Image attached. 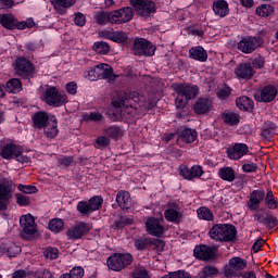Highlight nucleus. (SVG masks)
I'll return each mask as SVG.
<instances>
[{
	"instance_id": "473e14b6",
	"label": "nucleus",
	"mask_w": 278,
	"mask_h": 278,
	"mask_svg": "<svg viewBox=\"0 0 278 278\" xmlns=\"http://www.w3.org/2000/svg\"><path fill=\"white\" fill-rule=\"evenodd\" d=\"M116 203L122 210H129L131 206V195L127 191H119L116 195Z\"/></svg>"
},
{
	"instance_id": "e433bc0d",
	"label": "nucleus",
	"mask_w": 278,
	"mask_h": 278,
	"mask_svg": "<svg viewBox=\"0 0 278 278\" xmlns=\"http://www.w3.org/2000/svg\"><path fill=\"white\" fill-rule=\"evenodd\" d=\"M218 177L224 181H229L231 184L232 181H236V170L228 166L222 167L218 170Z\"/></svg>"
},
{
	"instance_id": "39448f33",
	"label": "nucleus",
	"mask_w": 278,
	"mask_h": 278,
	"mask_svg": "<svg viewBox=\"0 0 278 278\" xmlns=\"http://www.w3.org/2000/svg\"><path fill=\"white\" fill-rule=\"evenodd\" d=\"M20 225L22 227V237L26 240L36 238L38 236V225L34 215L26 214L20 217Z\"/></svg>"
},
{
	"instance_id": "79ce46f5",
	"label": "nucleus",
	"mask_w": 278,
	"mask_h": 278,
	"mask_svg": "<svg viewBox=\"0 0 278 278\" xmlns=\"http://www.w3.org/2000/svg\"><path fill=\"white\" fill-rule=\"evenodd\" d=\"M93 51L100 55H108L110 53V45L105 41H97L93 43Z\"/></svg>"
},
{
	"instance_id": "774afa93",
	"label": "nucleus",
	"mask_w": 278,
	"mask_h": 278,
	"mask_svg": "<svg viewBox=\"0 0 278 278\" xmlns=\"http://www.w3.org/2000/svg\"><path fill=\"white\" fill-rule=\"evenodd\" d=\"M174 278H192L190 274L184 271V270H178L174 271Z\"/></svg>"
},
{
	"instance_id": "5fc2aeb1",
	"label": "nucleus",
	"mask_w": 278,
	"mask_h": 278,
	"mask_svg": "<svg viewBox=\"0 0 278 278\" xmlns=\"http://www.w3.org/2000/svg\"><path fill=\"white\" fill-rule=\"evenodd\" d=\"M85 77L86 79H89V81H97V79H99V74L97 73V66L85 72Z\"/></svg>"
},
{
	"instance_id": "7c9ffc66",
	"label": "nucleus",
	"mask_w": 278,
	"mask_h": 278,
	"mask_svg": "<svg viewBox=\"0 0 278 278\" xmlns=\"http://www.w3.org/2000/svg\"><path fill=\"white\" fill-rule=\"evenodd\" d=\"M189 58L197 62H207V51L201 46L192 47L189 50Z\"/></svg>"
},
{
	"instance_id": "393cba45",
	"label": "nucleus",
	"mask_w": 278,
	"mask_h": 278,
	"mask_svg": "<svg viewBox=\"0 0 278 278\" xmlns=\"http://www.w3.org/2000/svg\"><path fill=\"white\" fill-rule=\"evenodd\" d=\"M277 97V87L273 85H267L260 91V100L263 103H270V101H275Z\"/></svg>"
},
{
	"instance_id": "ddd939ff",
	"label": "nucleus",
	"mask_w": 278,
	"mask_h": 278,
	"mask_svg": "<svg viewBox=\"0 0 278 278\" xmlns=\"http://www.w3.org/2000/svg\"><path fill=\"white\" fill-rule=\"evenodd\" d=\"M264 45V41L260 37H247L241 39L238 45L237 49L241 51V53L250 54L253 53L256 49H260Z\"/></svg>"
},
{
	"instance_id": "c756f323",
	"label": "nucleus",
	"mask_w": 278,
	"mask_h": 278,
	"mask_svg": "<svg viewBox=\"0 0 278 278\" xmlns=\"http://www.w3.org/2000/svg\"><path fill=\"white\" fill-rule=\"evenodd\" d=\"M51 121V116L46 112H37L33 115V123L36 129H43Z\"/></svg>"
},
{
	"instance_id": "bf43d9fd",
	"label": "nucleus",
	"mask_w": 278,
	"mask_h": 278,
	"mask_svg": "<svg viewBox=\"0 0 278 278\" xmlns=\"http://www.w3.org/2000/svg\"><path fill=\"white\" fill-rule=\"evenodd\" d=\"M75 162L73 156H60L58 157V163L61 164V166H71Z\"/></svg>"
},
{
	"instance_id": "37998d69",
	"label": "nucleus",
	"mask_w": 278,
	"mask_h": 278,
	"mask_svg": "<svg viewBox=\"0 0 278 278\" xmlns=\"http://www.w3.org/2000/svg\"><path fill=\"white\" fill-rule=\"evenodd\" d=\"M112 12H98L94 15V20L99 25H108V23H112Z\"/></svg>"
},
{
	"instance_id": "7ed1b4c3",
	"label": "nucleus",
	"mask_w": 278,
	"mask_h": 278,
	"mask_svg": "<svg viewBox=\"0 0 278 278\" xmlns=\"http://www.w3.org/2000/svg\"><path fill=\"white\" fill-rule=\"evenodd\" d=\"M210 238L217 242H231L236 238V226L230 224H216L210 232Z\"/></svg>"
},
{
	"instance_id": "cd10ccee",
	"label": "nucleus",
	"mask_w": 278,
	"mask_h": 278,
	"mask_svg": "<svg viewBox=\"0 0 278 278\" xmlns=\"http://www.w3.org/2000/svg\"><path fill=\"white\" fill-rule=\"evenodd\" d=\"M58 14H66V9L73 8L77 3V0H50Z\"/></svg>"
},
{
	"instance_id": "412c9836",
	"label": "nucleus",
	"mask_w": 278,
	"mask_h": 278,
	"mask_svg": "<svg viewBox=\"0 0 278 278\" xmlns=\"http://www.w3.org/2000/svg\"><path fill=\"white\" fill-rule=\"evenodd\" d=\"M33 71L34 65L31 64V62L23 58L16 60L15 72L17 73V75H20V77H28V75H31Z\"/></svg>"
},
{
	"instance_id": "f03ea898",
	"label": "nucleus",
	"mask_w": 278,
	"mask_h": 278,
	"mask_svg": "<svg viewBox=\"0 0 278 278\" xmlns=\"http://www.w3.org/2000/svg\"><path fill=\"white\" fill-rule=\"evenodd\" d=\"M172 88L176 92L175 105L177 110H184L192 99L199 96V87L188 83L173 84Z\"/></svg>"
},
{
	"instance_id": "f3484780",
	"label": "nucleus",
	"mask_w": 278,
	"mask_h": 278,
	"mask_svg": "<svg viewBox=\"0 0 278 278\" xmlns=\"http://www.w3.org/2000/svg\"><path fill=\"white\" fill-rule=\"evenodd\" d=\"M89 232L90 225L84 222H79L67 230V237L70 238V240H80V238H84V236Z\"/></svg>"
},
{
	"instance_id": "0eeeda50",
	"label": "nucleus",
	"mask_w": 278,
	"mask_h": 278,
	"mask_svg": "<svg viewBox=\"0 0 278 278\" xmlns=\"http://www.w3.org/2000/svg\"><path fill=\"white\" fill-rule=\"evenodd\" d=\"M134 262V256L129 253H116L111 255L106 264L111 270L121 271L124 268H127Z\"/></svg>"
},
{
	"instance_id": "0e129e2a",
	"label": "nucleus",
	"mask_w": 278,
	"mask_h": 278,
	"mask_svg": "<svg viewBox=\"0 0 278 278\" xmlns=\"http://www.w3.org/2000/svg\"><path fill=\"white\" fill-rule=\"evenodd\" d=\"M243 173H255L257 170V165L255 163H244L242 165Z\"/></svg>"
},
{
	"instance_id": "c9c22d12",
	"label": "nucleus",
	"mask_w": 278,
	"mask_h": 278,
	"mask_svg": "<svg viewBox=\"0 0 278 278\" xmlns=\"http://www.w3.org/2000/svg\"><path fill=\"white\" fill-rule=\"evenodd\" d=\"M222 118L226 125L236 126L240 124V115L236 112L226 111L222 114Z\"/></svg>"
},
{
	"instance_id": "c03bdc74",
	"label": "nucleus",
	"mask_w": 278,
	"mask_h": 278,
	"mask_svg": "<svg viewBox=\"0 0 278 278\" xmlns=\"http://www.w3.org/2000/svg\"><path fill=\"white\" fill-rule=\"evenodd\" d=\"M275 12V8L270 4H261L256 8L257 16H270Z\"/></svg>"
},
{
	"instance_id": "dca6fc26",
	"label": "nucleus",
	"mask_w": 278,
	"mask_h": 278,
	"mask_svg": "<svg viewBox=\"0 0 278 278\" xmlns=\"http://www.w3.org/2000/svg\"><path fill=\"white\" fill-rule=\"evenodd\" d=\"M264 199H266V191L263 189L253 190L247 202V207H249L252 212L260 210V205L264 203Z\"/></svg>"
},
{
	"instance_id": "052dcab7",
	"label": "nucleus",
	"mask_w": 278,
	"mask_h": 278,
	"mask_svg": "<svg viewBox=\"0 0 278 278\" xmlns=\"http://www.w3.org/2000/svg\"><path fill=\"white\" fill-rule=\"evenodd\" d=\"M74 23L75 25H78V27H84V25H86V15L83 13H76Z\"/></svg>"
},
{
	"instance_id": "1a4fd4ad",
	"label": "nucleus",
	"mask_w": 278,
	"mask_h": 278,
	"mask_svg": "<svg viewBox=\"0 0 278 278\" xmlns=\"http://www.w3.org/2000/svg\"><path fill=\"white\" fill-rule=\"evenodd\" d=\"M247 268V261L241 257H232L224 268V275L227 278L240 277L242 270Z\"/></svg>"
},
{
	"instance_id": "49530a36",
	"label": "nucleus",
	"mask_w": 278,
	"mask_h": 278,
	"mask_svg": "<svg viewBox=\"0 0 278 278\" xmlns=\"http://www.w3.org/2000/svg\"><path fill=\"white\" fill-rule=\"evenodd\" d=\"M265 205L268 207V210H277V200L271 191H267L265 194Z\"/></svg>"
},
{
	"instance_id": "c85d7f7f",
	"label": "nucleus",
	"mask_w": 278,
	"mask_h": 278,
	"mask_svg": "<svg viewBox=\"0 0 278 278\" xmlns=\"http://www.w3.org/2000/svg\"><path fill=\"white\" fill-rule=\"evenodd\" d=\"M235 75H237L238 79H251L253 77V67L250 63L240 64L235 70Z\"/></svg>"
},
{
	"instance_id": "603ef678",
	"label": "nucleus",
	"mask_w": 278,
	"mask_h": 278,
	"mask_svg": "<svg viewBox=\"0 0 278 278\" xmlns=\"http://www.w3.org/2000/svg\"><path fill=\"white\" fill-rule=\"evenodd\" d=\"M106 136L110 138H121L123 130L118 126H111L106 129Z\"/></svg>"
},
{
	"instance_id": "de8ad7c7",
	"label": "nucleus",
	"mask_w": 278,
	"mask_h": 278,
	"mask_svg": "<svg viewBox=\"0 0 278 278\" xmlns=\"http://www.w3.org/2000/svg\"><path fill=\"white\" fill-rule=\"evenodd\" d=\"M16 203L20 205V207H27V205L31 204V199L29 197L23 194V193H16Z\"/></svg>"
},
{
	"instance_id": "864d4df0",
	"label": "nucleus",
	"mask_w": 278,
	"mask_h": 278,
	"mask_svg": "<svg viewBox=\"0 0 278 278\" xmlns=\"http://www.w3.org/2000/svg\"><path fill=\"white\" fill-rule=\"evenodd\" d=\"M59 255H60V251H58L56 248H48L45 251V257L47 260H58Z\"/></svg>"
},
{
	"instance_id": "e2e57ef3",
	"label": "nucleus",
	"mask_w": 278,
	"mask_h": 278,
	"mask_svg": "<svg viewBox=\"0 0 278 278\" xmlns=\"http://www.w3.org/2000/svg\"><path fill=\"white\" fill-rule=\"evenodd\" d=\"M65 89H66L67 94H72V96L77 94V84L74 81L67 83L65 85Z\"/></svg>"
},
{
	"instance_id": "69168bd1",
	"label": "nucleus",
	"mask_w": 278,
	"mask_h": 278,
	"mask_svg": "<svg viewBox=\"0 0 278 278\" xmlns=\"http://www.w3.org/2000/svg\"><path fill=\"white\" fill-rule=\"evenodd\" d=\"M70 276H72V278H83L84 277V268H81V267H74L71 270Z\"/></svg>"
},
{
	"instance_id": "13d9d810",
	"label": "nucleus",
	"mask_w": 278,
	"mask_h": 278,
	"mask_svg": "<svg viewBox=\"0 0 278 278\" xmlns=\"http://www.w3.org/2000/svg\"><path fill=\"white\" fill-rule=\"evenodd\" d=\"M276 223H277V219H275L273 215H266L263 222V225L265 227H268L269 229H273L275 228Z\"/></svg>"
},
{
	"instance_id": "6e6d98bb",
	"label": "nucleus",
	"mask_w": 278,
	"mask_h": 278,
	"mask_svg": "<svg viewBox=\"0 0 278 278\" xmlns=\"http://www.w3.org/2000/svg\"><path fill=\"white\" fill-rule=\"evenodd\" d=\"M113 40H114V42L125 43V42H127L128 37H127L126 33L117 31L113 35Z\"/></svg>"
},
{
	"instance_id": "5701e85b",
	"label": "nucleus",
	"mask_w": 278,
	"mask_h": 278,
	"mask_svg": "<svg viewBox=\"0 0 278 278\" xmlns=\"http://www.w3.org/2000/svg\"><path fill=\"white\" fill-rule=\"evenodd\" d=\"M164 216L168 223H175L176 225L184 220V213H181V208L177 205L165 210Z\"/></svg>"
},
{
	"instance_id": "338daca9",
	"label": "nucleus",
	"mask_w": 278,
	"mask_h": 278,
	"mask_svg": "<svg viewBox=\"0 0 278 278\" xmlns=\"http://www.w3.org/2000/svg\"><path fill=\"white\" fill-rule=\"evenodd\" d=\"M96 143L98 147H108L110 139L108 137H98Z\"/></svg>"
},
{
	"instance_id": "4d7b16f0",
	"label": "nucleus",
	"mask_w": 278,
	"mask_h": 278,
	"mask_svg": "<svg viewBox=\"0 0 278 278\" xmlns=\"http://www.w3.org/2000/svg\"><path fill=\"white\" fill-rule=\"evenodd\" d=\"M132 278H151L144 268H137L132 273Z\"/></svg>"
},
{
	"instance_id": "a18cd8bd",
	"label": "nucleus",
	"mask_w": 278,
	"mask_h": 278,
	"mask_svg": "<svg viewBox=\"0 0 278 278\" xmlns=\"http://www.w3.org/2000/svg\"><path fill=\"white\" fill-rule=\"evenodd\" d=\"M198 217L201 220H214V213L205 206L198 208Z\"/></svg>"
},
{
	"instance_id": "6e6552de",
	"label": "nucleus",
	"mask_w": 278,
	"mask_h": 278,
	"mask_svg": "<svg viewBox=\"0 0 278 278\" xmlns=\"http://www.w3.org/2000/svg\"><path fill=\"white\" fill-rule=\"evenodd\" d=\"M131 5L141 18H149V16H153L156 12L155 2L153 0H131Z\"/></svg>"
},
{
	"instance_id": "4468645a",
	"label": "nucleus",
	"mask_w": 278,
	"mask_h": 278,
	"mask_svg": "<svg viewBox=\"0 0 278 278\" xmlns=\"http://www.w3.org/2000/svg\"><path fill=\"white\" fill-rule=\"evenodd\" d=\"M146 229L150 236H155L160 238V236L164 235V219L150 217L146 222Z\"/></svg>"
},
{
	"instance_id": "72a5a7b5",
	"label": "nucleus",
	"mask_w": 278,
	"mask_h": 278,
	"mask_svg": "<svg viewBox=\"0 0 278 278\" xmlns=\"http://www.w3.org/2000/svg\"><path fill=\"white\" fill-rule=\"evenodd\" d=\"M210 110H212V102H210V99L201 98L194 105L195 114H206Z\"/></svg>"
},
{
	"instance_id": "f8f14e48",
	"label": "nucleus",
	"mask_w": 278,
	"mask_h": 278,
	"mask_svg": "<svg viewBox=\"0 0 278 278\" xmlns=\"http://www.w3.org/2000/svg\"><path fill=\"white\" fill-rule=\"evenodd\" d=\"M134 18V9L125 7L111 12V25H123Z\"/></svg>"
},
{
	"instance_id": "58836bf2",
	"label": "nucleus",
	"mask_w": 278,
	"mask_h": 278,
	"mask_svg": "<svg viewBox=\"0 0 278 278\" xmlns=\"http://www.w3.org/2000/svg\"><path fill=\"white\" fill-rule=\"evenodd\" d=\"M236 103L237 108H239V110H243V112H250V110L253 109V100L247 96L237 98Z\"/></svg>"
},
{
	"instance_id": "b1692460",
	"label": "nucleus",
	"mask_w": 278,
	"mask_h": 278,
	"mask_svg": "<svg viewBox=\"0 0 278 278\" xmlns=\"http://www.w3.org/2000/svg\"><path fill=\"white\" fill-rule=\"evenodd\" d=\"M43 134L46 138L50 140L60 134V129H58V118H55V116L50 115V122L43 126Z\"/></svg>"
},
{
	"instance_id": "f704fd0d",
	"label": "nucleus",
	"mask_w": 278,
	"mask_h": 278,
	"mask_svg": "<svg viewBox=\"0 0 278 278\" xmlns=\"http://www.w3.org/2000/svg\"><path fill=\"white\" fill-rule=\"evenodd\" d=\"M219 273L220 271L215 266L206 265L202 269H200V271L198 273V277L199 278H214V277H218Z\"/></svg>"
},
{
	"instance_id": "2f4dec72",
	"label": "nucleus",
	"mask_w": 278,
	"mask_h": 278,
	"mask_svg": "<svg viewBox=\"0 0 278 278\" xmlns=\"http://www.w3.org/2000/svg\"><path fill=\"white\" fill-rule=\"evenodd\" d=\"M11 200L12 191L8 187L0 185V212L8 210Z\"/></svg>"
},
{
	"instance_id": "20e7f679",
	"label": "nucleus",
	"mask_w": 278,
	"mask_h": 278,
	"mask_svg": "<svg viewBox=\"0 0 278 278\" xmlns=\"http://www.w3.org/2000/svg\"><path fill=\"white\" fill-rule=\"evenodd\" d=\"M45 103L51 108H62L64 103H68L66 93H62L55 87H48L42 97Z\"/></svg>"
},
{
	"instance_id": "3c124183",
	"label": "nucleus",
	"mask_w": 278,
	"mask_h": 278,
	"mask_svg": "<svg viewBox=\"0 0 278 278\" xmlns=\"http://www.w3.org/2000/svg\"><path fill=\"white\" fill-rule=\"evenodd\" d=\"M17 190L24 194H36L38 192V189L31 185H18Z\"/></svg>"
},
{
	"instance_id": "a878e982",
	"label": "nucleus",
	"mask_w": 278,
	"mask_h": 278,
	"mask_svg": "<svg viewBox=\"0 0 278 278\" xmlns=\"http://www.w3.org/2000/svg\"><path fill=\"white\" fill-rule=\"evenodd\" d=\"M212 9L215 16H218L219 18H225V16L229 14V3L225 0H215Z\"/></svg>"
},
{
	"instance_id": "2eb2a0df",
	"label": "nucleus",
	"mask_w": 278,
	"mask_h": 278,
	"mask_svg": "<svg viewBox=\"0 0 278 278\" xmlns=\"http://www.w3.org/2000/svg\"><path fill=\"white\" fill-rule=\"evenodd\" d=\"M203 167L201 165H193L191 168L186 165L179 166V174L181 177H184V179H187V181L200 179V177L203 176Z\"/></svg>"
},
{
	"instance_id": "4c0bfd02",
	"label": "nucleus",
	"mask_w": 278,
	"mask_h": 278,
	"mask_svg": "<svg viewBox=\"0 0 278 278\" xmlns=\"http://www.w3.org/2000/svg\"><path fill=\"white\" fill-rule=\"evenodd\" d=\"M178 140H181V142H186L187 144L194 142V140H197V130L190 128L182 130Z\"/></svg>"
},
{
	"instance_id": "680f3d73",
	"label": "nucleus",
	"mask_w": 278,
	"mask_h": 278,
	"mask_svg": "<svg viewBox=\"0 0 278 278\" xmlns=\"http://www.w3.org/2000/svg\"><path fill=\"white\" fill-rule=\"evenodd\" d=\"M265 64H266V61L262 56H256L252 61L253 68H264Z\"/></svg>"
},
{
	"instance_id": "8fccbe9b",
	"label": "nucleus",
	"mask_w": 278,
	"mask_h": 278,
	"mask_svg": "<svg viewBox=\"0 0 278 278\" xmlns=\"http://www.w3.org/2000/svg\"><path fill=\"white\" fill-rule=\"evenodd\" d=\"M13 160H16V162H20V164H29V162L31 161L29 156L23 154V149L21 147L17 149V153H15Z\"/></svg>"
},
{
	"instance_id": "a19ab883",
	"label": "nucleus",
	"mask_w": 278,
	"mask_h": 278,
	"mask_svg": "<svg viewBox=\"0 0 278 278\" xmlns=\"http://www.w3.org/2000/svg\"><path fill=\"white\" fill-rule=\"evenodd\" d=\"M49 229L53 231V233H60V231H64V219L54 218L49 222Z\"/></svg>"
},
{
	"instance_id": "4be33fe9",
	"label": "nucleus",
	"mask_w": 278,
	"mask_h": 278,
	"mask_svg": "<svg viewBox=\"0 0 278 278\" xmlns=\"http://www.w3.org/2000/svg\"><path fill=\"white\" fill-rule=\"evenodd\" d=\"M96 71L98 74V79H108L109 81H114V79H116V75H114L112 66L105 63L97 65Z\"/></svg>"
},
{
	"instance_id": "a211bd4d",
	"label": "nucleus",
	"mask_w": 278,
	"mask_h": 278,
	"mask_svg": "<svg viewBox=\"0 0 278 278\" xmlns=\"http://www.w3.org/2000/svg\"><path fill=\"white\" fill-rule=\"evenodd\" d=\"M21 146L13 141H0V155L3 160H14Z\"/></svg>"
},
{
	"instance_id": "9d476101",
	"label": "nucleus",
	"mask_w": 278,
	"mask_h": 278,
	"mask_svg": "<svg viewBox=\"0 0 278 278\" xmlns=\"http://www.w3.org/2000/svg\"><path fill=\"white\" fill-rule=\"evenodd\" d=\"M132 52L135 55H146L151 58L155 55V46L144 38H136L134 40Z\"/></svg>"
},
{
	"instance_id": "9b49d317",
	"label": "nucleus",
	"mask_w": 278,
	"mask_h": 278,
	"mask_svg": "<svg viewBox=\"0 0 278 278\" xmlns=\"http://www.w3.org/2000/svg\"><path fill=\"white\" fill-rule=\"evenodd\" d=\"M103 205V198L96 195L91 198L89 201H80L77 204V211L80 212L84 216H88V214H92V212H97Z\"/></svg>"
},
{
	"instance_id": "aec40b11",
	"label": "nucleus",
	"mask_w": 278,
	"mask_h": 278,
	"mask_svg": "<svg viewBox=\"0 0 278 278\" xmlns=\"http://www.w3.org/2000/svg\"><path fill=\"white\" fill-rule=\"evenodd\" d=\"M0 253L8 257H16L21 254V245L13 242L12 239H5L0 243Z\"/></svg>"
},
{
	"instance_id": "ea45409f",
	"label": "nucleus",
	"mask_w": 278,
	"mask_h": 278,
	"mask_svg": "<svg viewBox=\"0 0 278 278\" xmlns=\"http://www.w3.org/2000/svg\"><path fill=\"white\" fill-rule=\"evenodd\" d=\"M7 90L16 94V92H21L23 90V83H21V79L12 78L7 83Z\"/></svg>"
},
{
	"instance_id": "bb28decb",
	"label": "nucleus",
	"mask_w": 278,
	"mask_h": 278,
	"mask_svg": "<svg viewBox=\"0 0 278 278\" xmlns=\"http://www.w3.org/2000/svg\"><path fill=\"white\" fill-rule=\"evenodd\" d=\"M193 253L198 260H203L204 262L214 257V249L206 245H197Z\"/></svg>"
},
{
	"instance_id": "f257e3e1",
	"label": "nucleus",
	"mask_w": 278,
	"mask_h": 278,
	"mask_svg": "<svg viewBox=\"0 0 278 278\" xmlns=\"http://www.w3.org/2000/svg\"><path fill=\"white\" fill-rule=\"evenodd\" d=\"M144 98L138 92H131L129 98L113 101V110L109 111V118L114 122L123 121L127 116H134L138 106L134 103H142Z\"/></svg>"
},
{
	"instance_id": "423d86ee",
	"label": "nucleus",
	"mask_w": 278,
	"mask_h": 278,
	"mask_svg": "<svg viewBox=\"0 0 278 278\" xmlns=\"http://www.w3.org/2000/svg\"><path fill=\"white\" fill-rule=\"evenodd\" d=\"M0 25L2 27H5V29H14L16 27L17 29H31L36 25L33 18H27L22 22H16V17L12 14H2L0 15Z\"/></svg>"
},
{
	"instance_id": "09e8293b",
	"label": "nucleus",
	"mask_w": 278,
	"mask_h": 278,
	"mask_svg": "<svg viewBox=\"0 0 278 278\" xmlns=\"http://www.w3.org/2000/svg\"><path fill=\"white\" fill-rule=\"evenodd\" d=\"M85 121H93L94 123H101L103 121V115L99 112L85 113L83 115Z\"/></svg>"
},
{
	"instance_id": "6ab92c4d",
	"label": "nucleus",
	"mask_w": 278,
	"mask_h": 278,
	"mask_svg": "<svg viewBox=\"0 0 278 278\" xmlns=\"http://www.w3.org/2000/svg\"><path fill=\"white\" fill-rule=\"evenodd\" d=\"M229 160H242L244 155H249V146L247 143H235L226 151Z\"/></svg>"
}]
</instances>
